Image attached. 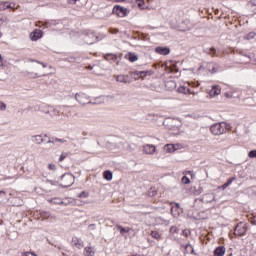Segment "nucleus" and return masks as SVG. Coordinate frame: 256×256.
<instances>
[{
    "label": "nucleus",
    "mask_w": 256,
    "mask_h": 256,
    "mask_svg": "<svg viewBox=\"0 0 256 256\" xmlns=\"http://www.w3.org/2000/svg\"><path fill=\"white\" fill-rule=\"evenodd\" d=\"M0 197H5V191H0Z\"/></svg>",
    "instance_id": "59"
},
{
    "label": "nucleus",
    "mask_w": 256,
    "mask_h": 256,
    "mask_svg": "<svg viewBox=\"0 0 256 256\" xmlns=\"http://www.w3.org/2000/svg\"><path fill=\"white\" fill-rule=\"evenodd\" d=\"M225 252L226 249L224 246H218L215 250H214V255L215 256H225Z\"/></svg>",
    "instance_id": "16"
},
{
    "label": "nucleus",
    "mask_w": 256,
    "mask_h": 256,
    "mask_svg": "<svg viewBox=\"0 0 256 256\" xmlns=\"http://www.w3.org/2000/svg\"><path fill=\"white\" fill-rule=\"evenodd\" d=\"M210 97H217V95H221V87L213 86L209 92Z\"/></svg>",
    "instance_id": "14"
},
{
    "label": "nucleus",
    "mask_w": 256,
    "mask_h": 256,
    "mask_svg": "<svg viewBox=\"0 0 256 256\" xmlns=\"http://www.w3.org/2000/svg\"><path fill=\"white\" fill-rule=\"evenodd\" d=\"M22 75L24 77H28L29 79H37L39 77H45V74L39 75L37 72H29L27 70L22 71Z\"/></svg>",
    "instance_id": "10"
},
{
    "label": "nucleus",
    "mask_w": 256,
    "mask_h": 256,
    "mask_svg": "<svg viewBox=\"0 0 256 256\" xmlns=\"http://www.w3.org/2000/svg\"><path fill=\"white\" fill-rule=\"evenodd\" d=\"M57 141H55V139H53V137L47 142V143H50L52 145H55Z\"/></svg>",
    "instance_id": "53"
},
{
    "label": "nucleus",
    "mask_w": 256,
    "mask_h": 256,
    "mask_svg": "<svg viewBox=\"0 0 256 256\" xmlns=\"http://www.w3.org/2000/svg\"><path fill=\"white\" fill-rule=\"evenodd\" d=\"M73 183H75V176H73V174L66 173L61 176V183H60L61 187H64V188L71 187Z\"/></svg>",
    "instance_id": "2"
},
{
    "label": "nucleus",
    "mask_w": 256,
    "mask_h": 256,
    "mask_svg": "<svg viewBox=\"0 0 256 256\" xmlns=\"http://www.w3.org/2000/svg\"><path fill=\"white\" fill-rule=\"evenodd\" d=\"M115 3H123L125 0H113Z\"/></svg>",
    "instance_id": "60"
},
{
    "label": "nucleus",
    "mask_w": 256,
    "mask_h": 256,
    "mask_svg": "<svg viewBox=\"0 0 256 256\" xmlns=\"http://www.w3.org/2000/svg\"><path fill=\"white\" fill-rule=\"evenodd\" d=\"M62 201L61 198H52L48 200V202L53 203V205H62Z\"/></svg>",
    "instance_id": "28"
},
{
    "label": "nucleus",
    "mask_w": 256,
    "mask_h": 256,
    "mask_svg": "<svg viewBox=\"0 0 256 256\" xmlns=\"http://www.w3.org/2000/svg\"><path fill=\"white\" fill-rule=\"evenodd\" d=\"M155 52L158 53V55H169V53H171V49L167 46H158L155 48Z\"/></svg>",
    "instance_id": "11"
},
{
    "label": "nucleus",
    "mask_w": 256,
    "mask_h": 256,
    "mask_svg": "<svg viewBox=\"0 0 256 256\" xmlns=\"http://www.w3.org/2000/svg\"><path fill=\"white\" fill-rule=\"evenodd\" d=\"M172 207H174L175 209H180L181 210V204L179 203H171Z\"/></svg>",
    "instance_id": "49"
},
{
    "label": "nucleus",
    "mask_w": 256,
    "mask_h": 256,
    "mask_svg": "<svg viewBox=\"0 0 256 256\" xmlns=\"http://www.w3.org/2000/svg\"><path fill=\"white\" fill-rule=\"evenodd\" d=\"M109 33H111L112 35H115V34L119 33V30H117L115 28H110Z\"/></svg>",
    "instance_id": "48"
},
{
    "label": "nucleus",
    "mask_w": 256,
    "mask_h": 256,
    "mask_svg": "<svg viewBox=\"0 0 256 256\" xmlns=\"http://www.w3.org/2000/svg\"><path fill=\"white\" fill-rule=\"evenodd\" d=\"M103 177L106 179V181H111L113 179V172L106 170L103 173Z\"/></svg>",
    "instance_id": "21"
},
{
    "label": "nucleus",
    "mask_w": 256,
    "mask_h": 256,
    "mask_svg": "<svg viewBox=\"0 0 256 256\" xmlns=\"http://www.w3.org/2000/svg\"><path fill=\"white\" fill-rule=\"evenodd\" d=\"M227 129H229V125L225 122L216 123L210 127L212 135H223L224 133H227Z\"/></svg>",
    "instance_id": "1"
},
{
    "label": "nucleus",
    "mask_w": 256,
    "mask_h": 256,
    "mask_svg": "<svg viewBox=\"0 0 256 256\" xmlns=\"http://www.w3.org/2000/svg\"><path fill=\"white\" fill-rule=\"evenodd\" d=\"M42 219H49L51 217V214L49 212H42L40 213Z\"/></svg>",
    "instance_id": "34"
},
{
    "label": "nucleus",
    "mask_w": 256,
    "mask_h": 256,
    "mask_svg": "<svg viewBox=\"0 0 256 256\" xmlns=\"http://www.w3.org/2000/svg\"><path fill=\"white\" fill-rule=\"evenodd\" d=\"M253 224L256 225V217L253 220Z\"/></svg>",
    "instance_id": "64"
},
{
    "label": "nucleus",
    "mask_w": 256,
    "mask_h": 256,
    "mask_svg": "<svg viewBox=\"0 0 256 256\" xmlns=\"http://www.w3.org/2000/svg\"><path fill=\"white\" fill-rule=\"evenodd\" d=\"M89 227L95 229V224H90Z\"/></svg>",
    "instance_id": "61"
},
{
    "label": "nucleus",
    "mask_w": 256,
    "mask_h": 256,
    "mask_svg": "<svg viewBox=\"0 0 256 256\" xmlns=\"http://www.w3.org/2000/svg\"><path fill=\"white\" fill-rule=\"evenodd\" d=\"M212 201H215L213 193H207L202 196V203H212Z\"/></svg>",
    "instance_id": "13"
},
{
    "label": "nucleus",
    "mask_w": 256,
    "mask_h": 256,
    "mask_svg": "<svg viewBox=\"0 0 256 256\" xmlns=\"http://www.w3.org/2000/svg\"><path fill=\"white\" fill-rule=\"evenodd\" d=\"M151 236L153 237V239H161V235L157 231H152Z\"/></svg>",
    "instance_id": "33"
},
{
    "label": "nucleus",
    "mask_w": 256,
    "mask_h": 256,
    "mask_svg": "<svg viewBox=\"0 0 256 256\" xmlns=\"http://www.w3.org/2000/svg\"><path fill=\"white\" fill-rule=\"evenodd\" d=\"M62 205H64V207H67V205H71V201L65 198L64 200H62Z\"/></svg>",
    "instance_id": "42"
},
{
    "label": "nucleus",
    "mask_w": 256,
    "mask_h": 256,
    "mask_svg": "<svg viewBox=\"0 0 256 256\" xmlns=\"http://www.w3.org/2000/svg\"><path fill=\"white\" fill-rule=\"evenodd\" d=\"M177 91L178 93H182L183 95H189V93H191V90H189V88L185 86L178 87Z\"/></svg>",
    "instance_id": "20"
},
{
    "label": "nucleus",
    "mask_w": 256,
    "mask_h": 256,
    "mask_svg": "<svg viewBox=\"0 0 256 256\" xmlns=\"http://www.w3.org/2000/svg\"><path fill=\"white\" fill-rule=\"evenodd\" d=\"M23 256H37V255L35 253H33V252H25L23 254Z\"/></svg>",
    "instance_id": "50"
},
{
    "label": "nucleus",
    "mask_w": 256,
    "mask_h": 256,
    "mask_svg": "<svg viewBox=\"0 0 256 256\" xmlns=\"http://www.w3.org/2000/svg\"><path fill=\"white\" fill-rule=\"evenodd\" d=\"M112 13L117 15V17H127L129 15V10L121 5H115Z\"/></svg>",
    "instance_id": "4"
},
{
    "label": "nucleus",
    "mask_w": 256,
    "mask_h": 256,
    "mask_svg": "<svg viewBox=\"0 0 256 256\" xmlns=\"http://www.w3.org/2000/svg\"><path fill=\"white\" fill-rule=\"evenodd\" d=\"M171 214L173 215V217H179V215H181V210L179 208H175V206H172Z\"/></svg>",
    "instance_id": "24"
},
{
    "label": "nucleus",
    "mask_w": 256,
    "mask_h": 256,
    "mask_svg": "<svg viewBox=\"0 0 256 256\" xmlns=\"http://www.w3.org/2000/svg\"><path fill=\"white\" fill-rule=\"evenodd\" d=\"M68 3L75 5L77 3V0H68Z\"/></svg>",
    "instance_id": "57"
},
{
    "label": "nucleus",
    "mask_w": 256,
    "mask_h": 256,
    "mask_svg": "<svg viewBox=\"0 0 256 256\" xmlns=\"http://www.w3.org/2000/svg\"><path fill=\"white\" fill-rule=\"evenodd\" d=\"M72 243L74 247H77V249H83V247H85V243L83 242V240H81V238L78 237H73Z\"/></svg>",
    "instance_id": "12"
},
{
    "label": "nucleus",
    "mask_w": 256,
    "mask_h": 256,
    "mask_svg": "<svg viewBox=\"0 0 256 256\" xmlns=\"http://www.w3.org/2000/svg\"><path fill=\"white\" fill-rule=\"evenodd\" d=\"M155 151H157V147H155L153 144H146L143 146V152L146 155H153Z\"/></svg>",
    "instance_id": "8"
},
{
    "label": "nucleus",
    "mask_w": 256,
    "mask_h": 256,
    "mask_svg": "<svg viewBox=\"0 0 256 256\" xmlns=\"http://www.w3.org/2000/svg\"><path fill=\"white\" fill-rule=\"evenodd\" d=\"M252 11L256 14V2L252 4Z\"/></svg>",
    "instance_id": "54"
},
{
    "label": "nucleus",
    "mask_w": 256,
    "mask_h": 256,
    "mask_svg": "<svg viewBox=\"0 0 256 256\" xmlns=\"http://www.w3.org/2000/svg\"><path fill=\"white\" fill-rule=\"evenodd\" d=\"M179 232V228H177V226H172L170 228V233H178Z\"/></svg>",
    "instance_id": "43"
},
{
    "label": "nucleus",
    "mask_w": 256,
    "mask_h": 256,
    "mask_svg": "<svg viewBox=\"0 0 256 256\" xmlns=\"http://www.w3.org/2000/svg\"><path fill=\"white\" fill-rule=\"evenodd\" d=\"M52 139H54V141H56V143H67L66 139H61V138H57V137H53Z\"/></svg>",
    "instance_id": "36"
},
{
    "label": "nucleus",
    "mask_w": 256,
    "mask_h": 256,
    "mask_svg": "<svg viewBox=\"0 0 256 256\" xmlns=\"http://www.w3.org/2000/svg\"><path fill=\"white\" fill-rule=\"evenodd\" d=\"M3 63H4L3 56L0 54V67H3Z\"/></svg>",
    "instance_id": "55"
},
{
    "label": "nucleus",
    "mask_w": 256,
    "mask_h": 256,
    "mask_svg": "<svg viewBox=\"0 0 256 256\" xmlns=\"http://www.w3.org/2000/svg\"><path fill=\"white\" fill-rule=\"evenodd\" d=\"M7 109V104H5L4 102H0V111H6Z\"/></svg>",
    "instance_id": "41"
},
{
    "label": "nucleus",
    "mask_w": 256,
    "mask_h": 256,
    "mask_svg": "<svg viewBox=\"0 0 256 256\" xmlns=\"http://www.w3.org/2000/svg\"><path fill=\"white\" fill-rule=\"evenodd\" d=\"M206 53L212 57H217V50L215 48H207Z\"/></svg>",
    "instance_id": "27"
},
{
    "label": "nucleus",
    "mask_w": 256,
    "mask_h": 256,
    "mask_svg": "<svg viewBox=\"0 0 256 256\" xmlns=\"http://www.w3.org/2000/svg\"><path fill=\"white\" fill-rule=\"evenodd\" d=\"M131 75H134L135 79H141V77H147V71L131 72Z\"/></svg>",
    "instance_id": "18"
},
{
    "label": "nucleus",
    "mask_w": 256,
    "mask_h": 256,
    "mask_svg": "<svg viewBox=\"0 0 256 256\" xmlns=\"http://www.w3.org/2000/svg\"><path fill=\"white\" fill-rule=\"evenodd\" d=\"M32 137H34L33 143H36V145H41V143H43V135H35Z\"/></svg>",
    "instance_id": "22"
},
{
    "label": "nucleus",
    "mask_w": 256,
    "mask_h": 256,
    "mask_svg": "<svg viewBox=\"0 0 256 256\" xmlns=\"http://www.w3.org/2000/svg\"><path fill=\"white\" fill-rule=\"evenodd\" d=\"M248 157H250V159L256 158V150H251L248 154Z\"/></svg>",
    "instance_id": "39"
},
{
    "label": "nucleus",
    "mask_w": 256,
    "mask_h": 256,
    "mask_svg": "<svg viewBox=\"0 0 256 256\" xmlns=\"http://www.w3.org/2000/svg\"><path fill=\"white\" fill-rule=\"evenodd\" d=\"M165 150L168 152V153H173L174 151H177V148L175 147L174 144H167L165 146Z\"/></svg>",
    "instance_id": "25"
},
{
    "label": "nucleus",
    "mask_w": 256,
    "mask_h": 256,
    "mask_svg": "<svg viewBox=\"0 0 256 256\" xmlns=\"http://www.w3.org/2000/svg\"><path fill=\"white\" fill-rule=\"evenodd\" d=\"M235 179V177L229 178L226 182V185L229 187L233 183V181H235Z\"/></svg>",
    "instance_id": "45"
},
{
    "label": "nucleus",
    "mask_w": 256,
    "mask_h": 256,
    "mask_svg": "<svg viewBox=\"0 0 256 256\" xmlns=\"http://www.w3.org/2000/svg\"><path fill=\"white\" fill-rule=\"evenodd\" d=\"M136 3L140 9H143V6L145 5V0H137Z\"/></svg>",
    "instance_id": "37"
},
{
    "label": "nucleus",
    "mask_w": 256,
    "mask_h": 256,
    "mask_svg": "<svg viewBox=\"0 0 256 256\" xmlns=\"http://www.w3.org/2000/svg\"><path fill=\"white\" fill-rule=\"evenodd\" d=\"M53 115H59V109L55 108V109L53 110Z\"/></svg>",
    "instance_id": "56"
},
{
    "label": "nucleus",
    "mask_w": 256,
    "mask_h": 256,
    "mask_svg": "<svg viewBox=\"0 0 256 256\" xmlns=\"http://www.w3.org/2000/svg\"><path fill=\"white\" fill-rule=\"evenodd\" d=\"M79 197H89V194L86 192H81Z\"/></svg>",
    "instance_id": "51"
},
{
    "label": "nucleus",
    "mask_w": 256,
    "mask_h": 256,
    "mask_svg": "<svg viewBox=\"0 0 256 256\" xmlns=\"http://www.w3.org/2000/svg\"><path fill=\"white\" fill-rule=\"evenodd\" d=\"M184 248H185V250L188 252V253H195V249L193 248V245H191V244H186L185 246H184Z\"/></svg>",
    "instance_id": "29"
},
{
    "label": "nucleus",
    "mask_w": 256,
    "mask_h": 256,
    "mask_svg": "<svg viewBox=\"0 0 256 256\" xmlns=\"http://www.w3.org/2000/svg\"><path fill=\"white\" fill-rule=\"evenodd\" d=\"M224 97H226L227 99H233V93H231V92H226V93L224 94Z\"/></svg>",
    "instance_id": "47"
},
{
    "label": "nucleus",
    "mask_w": 256,
    "mask_h": 256,
    "mask_svg": "<svg viewBox=\"0 0 256 256\" xmlns=\"http://www.w3.org/2000/svg\"><path fill=\"white\" fill-rule=\"evenodd\" d=\"M41 37H43V30H41V29H35L30 34L31 41H39V39H41Z\"/></svg>",
    "instance_id": "7"
},
{
    "label": "nucleus",
    "mask_w": 256,
    "mask_h": 256,
    "mask_svg": "<svg viewBox=\"0 0 256 256\" xmlns=\"http://www.w3.org/2000/svg\"><path fill=\"white\" fill-rule=\"evenodd\" d=\"M116 227L117 229H119L121 235H123V233H129V231H131V228L129 227H123L121 225H117Z\"/></svg>",
    "instance_id": "26"
},
{
    "label": "nucleus",
    "mask_w": 256,
    "mask_h": 256,
    "mask_svg": "<svg viewBox=\"0 0 256 256\" xmlns=\"http://www.w3.org/2000/svg\"><path fill=\"white\" fill-rule=\"evenodd\" d=\"M182 182L184 183V185H189L191 183V180L189 179V177L183 176Z\"/></svg>",
    "instance_id": "35"
},
{
    "label": "nucleus",
    "mask_w": 256,
    "mask_h": 256,
    "mask_svg": "<svg viewBox=\"0 0 256 256\" xmlns=\"http://www.w3.org/2000/svg\"><path fill=\"white\" fill-rule=\"evenodd\" d=\"M84 256H95V248L87 246L84 248Z\"/></svg>",
    "instance_id": "17"
},
{
    "label": "nucleus",
    "mask_w": 256,
    "mask_h": 256,
    "mask_svg": "<svg viewBox=\"0 0 256 256\" xmlns=\"http://www.w3.org/2000/svg\"><path fill=\"white\" fill-rule=\"evenodd\" d=\"M89 99H91L89 96H87V94L80 92V93H76L75 94V100L80 103V105H91L93 104L92 101H90Z\"/></svg>",
    "instance_id": "3"
},
{
    "label": "nucleus",
    "mask_w": 256,
    "mask_h": 256,
    "mask_svg": "<svg viewBox=\"0 0 256 256\" xmlns=\"http://www.w3.org/2000/svg\"><path fill=\"white\" fill-rule=\"evenodd\" d=\"M126 57L129 59V61L131 62V63H135V61H139V56H137V54H135V53H128L127 55H126Z\"/></svg>",
    "instance_id": "19"
},
{
    "label": "nucleus",
    "mask_w": 256,
    "mask_h": 256,
    "mask_svg": "<svg viewBox=\"0 0 256 256\" xmlns=\"http://www.w3.org/2000/svg\"><path fill=\"white\" fill-rule=\"evenodd\" d=\"M167 84L172 85V87H175V82H173V81L167 82Z\"/></svg>",
    "instance_id": "58"
},
{
    "label": "nucleus",
    "mask_w": 256,
    "mask_h": 256,
    "mask_svg": "<svg viewBox=\"0 0 256 256\" xmlns=\"http://www.w3.org/2000/svg\"><path fill=\"white\" fill-rule=\"evenodd\" d=\"M212 73H217V70H215V67L212 68Z\"/></svg>",
    "instance_id": "62"
},
{
    "label": "nucleus",
    "mask_w": 256,
    "mask_h": 256,
    "mask_svg": "<svg viewBox=\"0 0 256 256\" xmlns=\"http://www.w3.org/2000/svg\"><path fill=\"white\" fill-rule=\"evenodd\" d=\"M235 179V177L229 178L226 182V185L229 187L233 183V181H235Z\"/></svg>",
    "instance_id": "46"
},
{
    "label": "nucleus",
    "mask_w": 256,
    "mask_h": 256,
    "mask_svg": "<svg viewBox=\"0 0 256 256\" xmlns=\"http://www.w3.org/2000/svg\"><path fill=\"white\" fill-rule=\"evenodd\" d=\"M84 41L87 45H93V43H97L98 38L95 36V33L90 32L86 36H84Z\"/></svg>",
    "instance_id": "6"
},
{
    "label": "nucleus",
    "mask_w": 256,
    "mask_h": 256,
    "mask_svg": "<svg viewBox=\"0 0 256 256\" xmlns=\"http://www.w3.org/2000/svg\"><path fill=\"white\" fill-rule=\"evenodd\" d=\"M157 195V190L155 188H150L148 190V197H155Z\"/></svg>",
    "instance_id": "30"
},
{
    "label": "nucleus",
    "mask_w": 256,
    "mask_h": 256,
    "mask_svg": "<svg viewBox=\"0 0 256 256\" xmlns=\"http://www.w3.org/2000/svg\"><path fill=\"white\" fill-rule=\"evenodd\" d=\"M256 33L255 32H250L245 36V39H247V41H250V39H255Z\"/></svg>",
    "instance_id": "31"
},
{
    "label": "nucleus",
    "mask_w": 256,
    "mask_h": 256,
    "mask_svg": "<svg viewBox=\"0 0 256 256\" xmlns=\"http://www.w3.org/2000/svg\"><path fill=\"white\" fill-rule=\"evenodd\" d=\"M49 244L52 245L53 247H58L57 245H55V244H53L51 242H49Z\"/></svg>",
    "instance_id": "63"
},
{
    "label": "nucleus",
    "mask_w": 256,
    "mask_h": 256,
    "mask_svg": "<svg viewBox=\"0 0 256 256\" xmlns=\"http://www.w3.org/2000/svg\"><path fill=\"white\" fill-rule=\"evenodd\" d=\"M32 63H38V65H42V67L45 69L47 68V64L43 63L41 61H37V60H31Z\"/></svg>",
    "instance_id": "38"
},
{
    "label": "nucleus",
    "mask_w": 256,
    "mask_h": 256,
    "mask_svg": "<svg viewBox=\"0 0 256 256\" xmlns=\"http://www.w3.org/2000/svg\"><path fill=\"white\" fill-rule=\"evenodd\" d=\"M48 169H50V171H56V170H57V165H55V164H49V165H48Z\"/></svg>",
    "instance_id": "44"
},
{
    "label": "nucleus",
    "mask_w": 256,
    "mask_h": 256,
    "mask_svg": "<svg viewBox=\"0 0 256 256\" xmlns=\"http://www.w3.org/2000/svg\"><path fill=\"white\" fill-rule=\"evenodd\" d=\"M7 9H12L15 11L14 2H0V11H7Z\"/></svg>",
    "instance_id": "9"
},
{
    "label": "nucleus",
    "mask_w": 256,
    "mask_h": 256,
    "mask_svg": "<svg viewBox=\"0 0 256 256\" xmlns=\"http://www.w3.org/2000/svg\"><path fill=\"white\" fill-rule=\"evenodd\" d=\"M227 187H229V186H227V184L224 183L222 186L219 187V189H222V191H225V189H227Z\"/></svg>",
    "instance_id": "52"
},
{
    "label": "nucleus",
    "mask_w": 256,
    "mask_h": 256,
    "mask_svg": "<svg viewBox=\"0 0 256 256\" xmlns=\"http://www.w3.org/2000/svg\"><path fill=\"white\" fill-rule=\"evenodd\" d=\"M67 153H65V152H63L61 155H60V157H59V161L61 162V161H65V159H67Z\"/></svg>",
    "instance_id": "40"
},
{
    "label": "nucleus",
    "mask_w": 256,
    "mask_h": 256,
    "mask_svg": "<svg viewBox=\"0 0 256 256\" xmlns=\"http://www.w3.org/2000/svg\"><path fill=\"white\" fill-rule=\"evenodd\" d=\"M106 61H110V63H115V61L117 60V55L115 54H107L105 56Z\"/></svg>",
    "instance_id": "23"
},
{
    "label": "nucleus",
    "mask_w": 256,
    "mask_h": 256,
    "mask_svg": "<svg viewBox=\"0 0 256 256\" xmlns=\"http://www.w3.org/2000/svg\"><path fill=\"white\" fill-rule=\"evenodd\" d=\"M117 83H131L129 76L127 75H118L116 76Z\"/></svg>",
    "instance_id": "15"
},
{
    "label": "nucleus",
    "mask_w": 256,
    "mask_h": 256,
    "mask_svg": "<svg viewBox=\"0 0 256 256\" xmlns=\"http://www.w3.org/2000/svg\"><path fill=\"white\" fill-rule=\"evenodd\" d=\"M247 233V225L240 222L236 225L234 229V235H237L238 237H243Z\"/></svg>",
    "instance_id": "5"
},
{
    "label": "nucleus",
    "mask_w": 256,
    "mask_h": 256,
    "mask_svg": "<svg viewBox=\"0 0 256 256\" xmlns=\"http://www.w3.org/2000/svg\"><path fill=\"white\" fill-rule=\"evenodd\" d=\"M46 183H48L49 185H52L53 187H57V185H59L58 181L49 180V179L46 180Z\"/></svg>",
    "instance_id": "32"
}]
</instances>
